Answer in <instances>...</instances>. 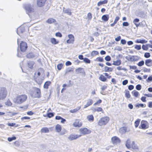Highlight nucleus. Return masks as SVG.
Here are the masks:
<instances>
[{
	"mask_svg": "<svg viewBox=\"0 0 152 152\" xmlns=\"http://www.w3.org/2000/svg\"><path fill=\"white\" fill-rule=\"evenodd\" d=\"M27 96L25 94H22L17 96L15 99L14 102L18 104H21L26 101Z\"/></svg>",
	"mask_w": 152,
	"mask_h": 152,
	"instance_id": "obj_1",
	"label": "nucleus"
},
{
	"mask_svg": "<svg viewBox=\"0 0 152 152\" xmlns=\"http://www.w3.org/2000/svg\"><path fill=\"white\" fill-rule=\"evenodd\" d=\"M110 119L109 117L107 116L102 117L99 120L97 124L100 126L105 125L108 123Z\"/></svg>",
	"mask_w": 152,
	"mask_h": 152,
	"instance_id": "obj_2",
	"label": "nucleus"
},
{
	"mask_svg": "<svg viewBox=\"0 0 152 152\" xmlns=\"http://www.w3.org/2000/svg\"><path fill=\"white\" fill-rule=\"evenodd\" d=\"M125 145L127 148L128 149L132 148L135 149L137 148V147L135 145L134 141L131 142L129 139L127 140L126 141Z\"/></svg>",
	"mask_w": 152,
	"mask_h": 152,
	"instance_id": "obj_3",
	"label": "nucleus"
},
{
	"mask_svg": "<svg viewBox=\"0 0 152 152\" xmlns=\"http://www.w3.org/2000/svg\"><path fill=\"white\" fill-rule=\"evenodd\" d=\"M7 91L6 88L4 87L0 88V100L4 99L6 97Z\"/></svg>",
	"mask_w": 152,
	"mask_h": 152,
	"instance_id": "obj_4",
	"label": "nucleus"
},
{
	"mask_svg": "<svg viewBox=\"0 0 152 152\" xmlns=\"http://www.w3.org/2000/svg\"><path fill=\"white\" fill-rule=\"evenodd\" d=\"M104 75L106 77L102 74L99 77V80L102 82H105L107 81V79H110L111 77V76L107 73H104Z\"/></svg>",
	"mask_w": 152,
	"mask_h": 152,
	"instance_id": "obj_5",
	"label": "nucleus"
},
{
	"mask_svg": "<svg viewBox=\"0 0 152 152\" xmlns=\"http://www.w3.org/2000/svg\"><path fill=\"white\" fill-rule=\"evenodd\" d=\"M83 125V123L79 119H76L72 124L73 126L75 127L80 128Z\"/></svg>",
	"mask_w": 152,
	"mask_h": 152,
	"instance_id": "obj_6",
	"label": "nucleus"
},
{
	"mask_svg": "<svg viewBox=\"0 0 152 152\" xmlns=\"http://www.w3.org/2000/svg\"><path fill=\"white\" fill-rule=\"evenodd\" d=\"M111 140L112 143L115 145H117L120 143L121 142L120 138L116 136L112 137L111 138Z\"/></svg>",
	"mask_w": 152,
	"mask_h": 152,
	"instance_id": "obj_7",
	"label": "nucleus"
},
{
	"mask_svg": "<svg viewBox=\"0 0 152 152\" xmlns=\"http://www.w3.org/2000/svg\"><path fill=\"white\" fill-rule=\"evenodd\" d=\"M80 133L83 135L89 134L91 133V131L86 127L80 128L79 129Z\"/></svg>",
	"mask_w": 152,
	"mask_h": 152,
	"instance_id": "obj_8",
	"label": "nucleus"
},
{
	"mask_svg": "<svg viewBox=\"0 0 152 152\" xmlns=\"http://www.w3.org/2000/svg\"><path fill=\"white\" fill-rule=\"evenodd\" d=\"M20 48L22 52H25L27 50L28 46L26 42L22 41L20 45Z\"/></svg>",
	"mask_w": 152,
	"mask_h": 152,
	"instance_id": "obj_9",
	"label": "nucleus"
},
{
	"mask_svg": "<svg viewBox=\"0 0 152 152\" xmlns=\"http://www.w3.org/2000/svg\"><path fill=\"white\" fill-rule=\"evenodd\" d=\"M25 9L26 13L29 15L31 13L34 12V9L32 7L31 5L28 4L26 5Z\"/></svg>",
	"mask_w": 152,
	"mask_h": 152,
	"instance_id": "obj_10",
	"label": "nucleus"
},
{
	"mask_svg": "<svg viewBox=\"0 0 152 152\" xmlns=\"http://www.w3.org/2000/svg\"><path fill=\"white\" fill-rule=\"evenodd\" d=\"M147 121L142 120L141 122L140 125V126L139 128L144 129H147L148 128V126H147Z\"/></svg>",
	"mask_w": 152,
	"mask_h": 152,
	"instance_id": "obj_11",
	"label": "nucleus"
},
{
	"mask_svg": "<svg viewBox=\"0 0 152 152\" xmlns=\"http://www.w3.org/2000/svg\"><path fill=\"white\" fill-rule=\"evenodd\" d=\"M47 0H37V4L39 7H42L44 6Z\"/></svg>",
	"mask_w": 152,
	"mask_h": 152,
	"instance_id": "obj_12",
	"label": "nucleus"
},
{
	"mask_svg": "<svg viewBox=\"0 0 152 152\" xmlns=\"http://www.w3.org/2000/svg\"><path fill=\"white\" fill-rule=\"evenodd\" d=\"M35 97L38 98H40L41 96L40 90L39 88H35Z\"/></svg>",
	"mask_w": 152,
	"mask_h": 152,
	"instance_id": "obj_13",
	"label": "nucleus"
},
{
	"mask_svg": "<svg viewBox=\"0 0 152 152\" xmlns=\"http://www.w3.org/2000/svg\"><path fill=\"white\" fill-rule=\"evenodd\" d=\"M68 37L69 38V39H68L66 41V42L67 43H73L75 40L74 37V36L72 34H69L68 35Z\"/></svg>",
	"mask_w": 152,
	"mask_h": 152,
	"instance_id": "obj_14",
	"label": "nucleus"
},
{
	"mask_svg": "<svg viewBox=\"0 0 152 152\" xmlns=\"http://www.w3.org/2000/svg\"><path fill=\"white\" fill-rule=\"evenodd\" d=\"M81 136L80 135L71 134L68 137V139L70 140H72L78 138Z\"/></svg>",
	"mask_w": 152,
	"mask_h": 152,
	"instance_id": "obj_15",
	"label": "nucleus"
},
{
	"mask_svg": "<svg viewBox=\"0 0 152 152\" xmlns=\"http://www.w3.org/2000/svg\"><path fill=\"white\" fill-rule=\"evenodd\" d=\"M93 103V101L91 99H89L87 100L86 104L84 105V108H86L91 105Z\"/></svg>",
	"mask_w": 152,
	"mask_h": 152,
	"instance_id": "obj_16",
	"label": "nucleus"
},
{
	"mask_svg": "<svg viewBox=\"0 0 152 152\" xmlns=\"http://www.w3.org/2000/svg\"><path fill=\"white\" fill-rule=\"evenodd\" d=\"M25 29L24 27L23 26H20L18 28L17 30V33L18 34L20 35L21 34L25 31Z\"/></svg>",
	"mask_w": 152,
	"mask_h": 152,
	"instance_id": "obj_17",
	"label": "nucleus"
},
{
	"mask_svg": "<svg viewBox=\"0 0 152 152\" xmlns=\"http://www.w3.org/2000/svg\"><path fill=\"white\" fill-rule=\"evenodd\" d=\"M145 64L146 66L148 67L152 66V60L151 59H147L145 60Z\"/></svg>",
	"mask_w": 152,
	"mask_h": 152,
	"instance_id": "obj_18",
	"label": "nucleus"
},
{
	"mask_svg": "<svg viewBox=\"0 0 152 152\" xmlns=\"http://www.w3.org/2000/svg\"><path fill=\"white\" fill-rule=\"evenodd\" d=\"M41 133H48L49 132V130L48 128L46 127H43L41 129Z\"/></svg>",
	"mask_w": 152,
	"mask_h": 152,
	"instance_id": "obj_19",
	"label": "nucleus"
},
{
	"mask_svg": "<svg viewBox=\"0 0 152 152\" xmlns=\"http://www.w3.org/2000/svg\"><path fill=\"white\" fill-rule=\"evenodd\" d=\"M138 60V57L137 56H132L130 57L129 60L131 61H136Z\"/></svg>",
	"mask_w": 152,
	"mask_h": 152,
	"instance_id": "obj_20",
	"label": "nucleus"
},
{
	"mask_svg": "<svg viewBox=\"0 0 152 152\" xmlns=\"http://www.w3.org/2000/svg\"><path fill=\"white\" fill-rule=\"evenodd\" d=\"M50 41L51 43L53 45H56L59 43V41L54 38H51L50 39Z\"/></svg>",
	"mask_w": 152,
	"mask_h": 152,
	"instance_id": "obj_21",
	"label": "nucleus"
},
{
	"mask_svg": "<svg viewBox=\"0 0 152 152\" xmlns=\"http://www.w3.org/2000/svg\"><path fill=\"white\" fill-rule=\"evenodd\" d=\"M87 119L88 121L91 122L93 121L94 120V116L92 115H88L87 117Z\"/></svg>",
	"mask_w": 152,
	"mask_h": 152,
	"instance_id": "obj_22",
	"label": "nucleus"
},
{
	"mask_svg": "<svg viewBox=\"0 0 152 152\" xmlns=\"http://www.w3.org/2000/svg\"><path fill=\"white\" fill-rule=\"evenodd\" d=\"M102 19L105 22L107 21L109 19V16L108 15H103L102 17Z\"/></svg>",
	"mask_w": 152,
	"mask_h": 152,
	"instance_id": "obj_23",
	"label": "nucleus"
},
{
	"mask_svg": "<svg viewBox=\"0 0 152 152\" xmlns=\"http://www.w3.org/2000/svg\"><path fill=\"white\" fill-rule=\"evenodd\" d=\"M51 82L50 81H47L46 82L44 85V88L45 89L48 88L49 86L51 84Z\"/></svg>",
	"mask_w": 152,
	"mask_h": 152,
	"instance_id": "obj_24",
	"label": "nucleus"
},
{
	"mask_svg": "<svg viewBox=\"0 0 152 152\" xmlns=\"http://www.w3.org/2000/svg\"><path fill=\"white\" fill-rule=\"evenodd\" d=\"M55 129L57 132H60L61 130V127L60 125L57 124L56 126Z\"/></svg>",
	"mask_w": 152,
	"mask_h": 152,
	"instance_id": "obj_25",
	"label": "nucleus"
},
{
	"mask_svg": "<svg viewBox=\"0 0 152 152\" xmlns=\"http://www.w3.org/2000/svg\"><path fill=\"white\" fill-rule=\"evenodd\" d=\"M104 71L105 72H111L113 71V69L111 67L105 66L104 67Z\"/></svg>",
	"mask_w": 152,
	"mask_h": 152,
	"instance_id": "obj_26",
	"label": "nucleus"
},
{
	"mask_svg": "<svg viewBox=\"0 0 152 152\" xmlns=\"http://www.w3.org/2000/svg\"><path fill=\"white\" fill-rule=\"evenodd\" d=\"M140 20L138 18H135L133 21V23L135 25L136 27L137 28L140 25V23L138 24L137 23Z\"/></svg>",
	"mask_w": 152,
	"mask_h": 152,
	"instance_id": "obj_27",
	"label": "nucleus"
},
{
	"mask_svg": "<svg viewBox=\"0 0 152 152\" xmlns=\"http://www.w3.org/2000/svg\"><path fill=\"white\" fill-rule=\"evenodd\" d=\"M81 108V106L77 107L76 108L70 110V112L72 113H74L77 112Z\"/></svg>",
	"mask_w": 152,
	"mask_h": 152,
	"instance_id": "obj_28",
	"label": "nucleus"
},
{
	"mask_svg": "<svg viewBox=\"0 0 152 152\" xmlns=\"http://www.w3.org/2000/svg\"><path fill=\"white\" fill-rule=\"evenodd\" d=\"M56 22V20L53 18H49L46 21V22L49 24H51Z\"/></svg>",
	"mask_w": 152,
	"mask_h": 152,
	"instance_id": "obj_29",
	"label": "nucleus"
},
{
	"mask_svg": "<svg viewBox=\"0 0 152 152\" xmlns=\"http://www.w3.org/2000/svg\"><path fill=\"white\" fill-rule=\"evenodd\" d=\"M147 42V41L145 39H137L135 41V42L136 43H140L142 44L146 43Z\"/></svg>",
	"mask_w": 152,
	"mask_h": 152,
	"instance_id": "obj_30",
	"label": "nucleus"
},
{
	"mask_svg": "<svg viewBox=\"0 0 152 152\" xmlns=\"http://www.w3.org/2000/svg\"><path fill=\"white\" fill-rule=\"evenodd\" d=\"M34 63L32 62H29L28 63L27 66L28 68L32 69L33 68Z\"/></svg>",
	"mask_w": 152,
	"mask_h": 152,
	"instance_id": "obj_31",
	"label": "nucleus"
},
{
	"mask_svg": "<svg viewBox=\"0 0 152 152\" xmlns=\"http://www.w3.org/2000/svg\"><path fill=\"white\" fill-rule=\"evenodd\" d=\"M26 57L27 58H31L34 57V55L33 53L31 52L27 54Z\"/></svg>",
	"mask_w": 152,
	"mask_h": 152,
	"instance_id": "obj_32",
	"label": "nucleus"
},
{
	"mask_svg": "<svg viewBox=\"0 0 152 152\" xmlns=\"http://www.w3.org/2000/svg\"><path fill=\"white\" fill-rule=\"evenodd\" d=\"M121 64V61L120 60H117L116 61H114L113 64L115 66H119Z\"/></svg>",
	"mask_w": 152,
	"mask_h": 152,
	"instance_id": "obj_33",
	"label": "nucleus"
},
{
	"mask_svg": "<svg viewBox=\"0 0 152 152\" xmlns=\"http://www.w3.org/2000/svg\"><path fill=\"white\" fill-rule=\"evenodd\" d=\"M140 120L139 119H138L135 121L134 126L136 128L138 127L140 124Z\"/></svg>",
	"mask_w": 152,
	"mask_h": 152,
	"instance_id": "obj_34",
	"label": "nucleus"
},
{
	"mask_svg": "<svg viewBox=\"0 0 152 152\" xmlns=\"http://www.w3.org/2000/svg\"><path fill=\"white\" fill-rule=\"evenodd\" d=\"M132 94L133 96L136 97H137L139 95V92L135 91H133L132 92Z\"/></svg>",
	"mask_w": 152,
	"mask_h": 152,
	"instance_id": "obj_35",
	"label": "nucleus"
},
{
	"mask_svg": "<svg viewBox=\"0 0 152 152\" xmlns=\"http://www.w3.org/2000/svg\"><path fill=\"white\" fill-rule=\"evenodd\" d=\"M99 53L98 51L94 50L92 51L91 53V55L92 56H95L98 55Z\"/></svg>",
	"mask_w": 152,
	"mask_h": 152,
	"instance_id": "obj_36",
	"label": "nucleus"
},
{
	"mask_svg": "<svg viewBox=\"0 0 152 152\" xmlns=\"http://www.w3.org/2000/svg\"><path fill=\"white\" fill-rule=\"evenodd\" d=\"M125 96L127 98H129L131 97V95L129 91L127 90L126 91L125 93Z\"/></svg>",
	"mask_w": 152,
	"mask_h": 152,
	"instance_id": "obj_37",
	"label": "nucleus"
},
{
	"mask_svg": "<svg viewBox=\"0 0 152 152\" xmlns=\"http://www.w3.org/2000/svg\"><path fill=\"white\" fill-rule=\"evenodd\" d=\"M5 104L7 106H11L12 105V103L9 99H8L5 102Z\"/></svg>",
	"mask_w": 152,
	"mask_h": 152,
	"instance_id": "obj_38",
	"label": "nucleus"
},
{
	"mask_svg": "<svg viewBox=\"0 0 152 152\" xmlns=\"http://www.w3.org/2000/svg\"><path fill=\"white\" fill-rule=\"evenodd\" d=\"M94 111L95 112H102V113L103 112V110L101 107H98L97 108L94 109Z\"/></svg>",
	"mask_w": 152,
	"mask_h": 152,
	"instance_id": "obj_39",
	"label": "nucleus"
},
{
	"mask_svg": "<svg viewBox=\"0 0 152 152\" xmlns=\"http://www.w3.org/2000/svg\"><path fill=\"white\" fill-rule=\"evenodd\" d=\"M95 61L100 62H102L104 61L103 59L101 57H97Z\"/></svg>",
	"mask_w": 152,
	"mask_h": 152,
	"instance_id": "obj_40",
	"label": "nucleus"
},
{
	"mask_svg": "<svg viewBox=\"0 0 152 152\" xmlns=\"http://www.w3.org/2000/svg\"><path fill=\"white\" fill-rule=\"evenodd\" d=\"M102 100L101 99H99L94 104V106L99 105L100 104L102 103Z\"/></svg>",
	"mask_w": 152,
	"mask_h": 152,
	"instance_id": "obj_41",
	"label": "nucleus"
},
{
	"mask_svg": "<svg viewBox=\"0 0 152 152\" xmlns=\"http://www.w3.org/2000/svg\"><path fill=\"white\" fill-rule=\"evenodd\" d=\"M148 45H143L142 46V48L143 50H147L148 48Z\"/></svg>",
	"mask_w": 152,
	"mask_h": 152,
	"instance_id": "obj_42",
	"label": "nucleus"
},
{
	"mask_svg": "<svg viewBox=\"0 0 152 152\" xmlns=\"http://www.w3.org/2000/svg\"><path fill=\"white\" fill-rule=\"evenodd\" d=\"M135 106L138 108L140 107H146V105L145 104H139L136 105Z\"/></svg>",
	"mask_w": 152,
	"mask_h": 152,
	"instance_id": "obj_43",
	"label": "nucleus"
},
{
	"mask_svg": "<svg viewBox=\"0 0 152 152\" xmlns=\"http://www.w3.org/2000/svg\"><path fill=\"white\" fill-rule=\"evenodd\" d=\"M144 62L143 60L141 61L137 64V65L139 66H141L144 65Z\"/></svg>",
	"mask_w": 152,
	"mask_h": 152,
	"instance_id": "obj_44",
	"label": "nucleus"
},
{
	"mask_svg": "<svg viewBox=\"0 0 152 152\" xmlns=\"http://www.w3.org/2000/svg\"><path fill=\"white\" fill-rule=\"evenodd\" d=\"M63 66V64H58L57 65V68L58 70H61Z\"/></svg>",
	"mask_w": 152,
	"mask_h": 152,
	"instance_id": "obj_45",
	"label": "nucleus"
},
{
	"mask_svg": "<svg viewBox=\"0 0 152 152\" xmlns=\"http://www.w3.org/2000/svg\"><path fill=\"white\" fill-rule=\"evenodd\" d=\"M16 137L15 136L12 137H9L8 138V140L9 142H11L12 140H15L16 139Z\"/></svg>",
	"mask_w": 152,
	"mask_h": 152,
	"instance_id": "obj_46",
	"label": "nucleus"
},
{
	"mask_svg": "<svg viewBox=\"0 0 152 152\" xmlns=\"http://www.w3.org/2000/svg\"><path fill=\"white\" fill-rule=\"evenodd\" d=\"M143 71L144 72H151V69L149 68H147L146 67L143 68Z\"/></svg>",
	"mask_w": 152,
	"mask_h": 152,
	"instance_id": "obj_47",
	"label": "nucleus"
},
{
	"mask_svg": "<svg viewBox=\"0 0 152 152\" xmlns=\"http://www.w3.org/2000/svg\"><path fill=\"white\" fill-rule=\"evenodd\" d=\"M84 61L86 63L89 64L90 63V60L87 58H84Z\"/></svg>",
	"mask_w": 152,
	"mask_h": 152,
	"instance_id": "obj_48",
	"label": "nucleus"
},
{
	"mask_svg": "<svg viewBox=\"0 0 152 152\" xmlns=\"http://www.w3.org/2000/svg\"><path fill=\"white\" fill-rule=\"evenodd\" d=\"M144 57L145 58H148L151 56L150 53L148 52L145 53L144 54Z\"/></svg>",
	"mask_w": 152,
	"mask_h": 152,
	"instance_id": "obj_49",
	"label": "nucleus"
},
{
	"mask_svg": "<svg viewBox=\"0 0 152 152\" xmlns=\"http://www.w3.org/2000/svg\"><path fill=\"white\" fill-rule=\"evenodd\" d=\"M54 115L53 113H48L47 114V117L49 118H51L53 117Z\"/></svg>",
	"mask_w": 152,
	"mask_h": 152,
	"instance_id": "obj_50",
	"label": "nucleus"
},
{
	"mask_svg": "<svg viewBox=\"0 0 152 152\" xmlns=\"http://www.w3.org/2000/svg\"><path fill=\"white\" fill-rule=\"evenodd\" d=\"M146 81L148 83H150L152 81V75L149 76L148 79L146 80Z\"/></svg>",
	"mask_w": 152,
	"mask_h": 152,
	"instance_id": "obj_51",
	"label": "nucleus"
},
{
	"mask_svg": "<svg viewBox=\"0 0 152 152\" xmlns=\"http://www.w3.org/2000/svg\"><path fill=\"white\" fill-rule=\"evenodd\" d=\"M87 17L89 20H91L92 18V16L91 13L90 12L88 13L87 15Z\"/></svg>",
	"mask_w": 152,
	"mask_h": 152,
	"instance_id": "obj_52",
	"label": "nucleus"
},
{
	"mask_svg": "<svg viewBox=\"0 0 152 152\" xmlns=\"http://www.w3.org/2000/svg\"><path fill=\"white\" fill-rule=\"evenodd\" d=\"M30 118L29 117L27 116H24L23 117H22L21 118V120L22 121H23L25 119H30Z\"/></svg>",
	"mask_w": 152,
	"mask_h": 152,
	"instance_id": "obj_53",
	"label": "nucleus"
},
{
	"mask_svg": "<svg viewBox=\"0 0 152 152\" xmlns=\"http://www.w3.org/2000/svg\"><path fill=\"white\" fill-rule=\"evenodd\" d=\"M111 59V57L109 56H107L105 57V60L107 61H110Z\"/></svg>",
	"mask_w": 152,
	"mask_h": 152,
	"instance_id": "obj_54",
	"label": "nucleus"
},
{
	"mask_svg": "<svg viewBox=\"0 0 152 152\" xmlns=\"http://www.w3.org/2000/svg\"><path fill=\"white\" fill-rule=\"evenodd\" d=\"M107 84H105L102 86L101 88V89L102 91H104L107 88Z\"/></svg>",
	"mask_w": 152,
	"mask_h": 152,
	"instance_id": "obj_55",
	"label": "nucleus"
},
{
	"mask_svg": "<svg viewBox=\"0 0 152 152\" xmlns=\"http://www.w3.org/2000/svg\"><path fill=\"white\" fill-rule=\"evenodd\" d=\"M56 36L57 37H61L62 36V35L60 32H58L56 33Z\"/></svg>",
	"mask_w": 152,
	"mask_h": 152,
	"instance_id": "obj_56",
	"label": "nucleus"
},
{
	"mask_svg": "<svg viewBox=\"0 0 152 152\" xmlns=\"http://www.w3.org/2000/svg\"><path fill=\"white\" fill-rule=\"evenodd\" d=\"M134 48L137 50H140L141 49V45H136L135 46Z\"/></svg>",
	"mask_w": 152,
	"mask_h": 152,
	"instance_id": "obj_57",
	"label": "nucleus"
},
{
	"mask_svg": "<svg viewBox=\"0 0 152 152\" xmlns=\"http://www.w3.org/2000/svg\"><path fill=\"white\" fill-rule=\"evenodd\" d=\"M136 88L137 90H140L141 89V86L138 84L136 86Z\"/></svg>",
	"mask_w": 152,
	"mask_h": 152,
	"instance_id": "obj_58",
	"label": "nucleus"
},
{
	"mask_svg": "<svg viewBox=\"0 0 152 152\" xmlns=\"http://www.w3.org/2000/svg\"><path fill=\"white\" fill-rule=\"evenodd\" d=\"M146 98L145 96H142L141 98V100L143 102H146Z\"/></svg>",
	"mask_w": 152,
	"mask_h": 152,
	"instance_id": "obj_59",
	"label": "nucleus"
},
{
	"mask_svg": "<svg viewBox=\"0 0 152 152\" xmlns=\"http://www.w3.org/2000/svg\"><path fill=\"white\" fill-rule=\"evenodd\" d=\"M130 69H136L137 67L136 66H132L131 65L129 66Z\"/></svg>",
	"mask_w": 152,
	"mask_h": 152,
	"instance_id": "obj_60",
	"label": "nucleus"
},
{
	"mask_svg": "<svg viewBox=\"0 0 152 152\" xmlns=\"http://www.w3.org/2000/svg\"><path fill=\"white\" fill-rule=\"evenodd\" d=\"M121 39V37L120 36H118L116 38L115 40L117 42L119 41Z\"/></svg>",
	"mask_w": 152,
	"mask_h": 152,
	"instance_id": "obj_61",
	"label": "nucleus"
},
{
	"mask_svg": "<svg viewBox=\"0 0 152 152\" xmlns=\"http://www.w3.org/2000/svg\"><path fill=\"white\" fill-rule=\"evenodd\" d=\"M128 83V81L127 80H126L123 81L122 82V84L123 85H125L127 84Z\"/></svg>",
	"mask_w": 152,
	"mask_h": 152,
	"instance_id": "obj_62",
	"label": "nucleus"
},
{
	"mask_svg": "<svg viewBox=\"0 0 152 152\" xmlns=\"http://www.w3.org/2000/svg\"><path fill=\"white\" fill-rule=\"evenodd\" d=\"M134 88V86L132 85H130L128 86V89L129 90H131L133 89Z\"/></svg>",
	"mask_w": 152,
	"mask_h": 152,
	"instance_id": "obj_63",
	"label": "nucleus"
},
{
	"mask_svg": "<svg viewBox=\"0 0 152 152\" xmlns=\"http://www.w3.org/2000/svg\"><path fill=\"white\" fill-rule=\"evenodd\" d=\"M148 106L149 108H152V102H150L148 103Z\"/></svg>",
	"mask_w": 152,
	"mask_h": 152,
	"instance_id": "obj_64",
	"label": "nucleus"
}]
</instances>
